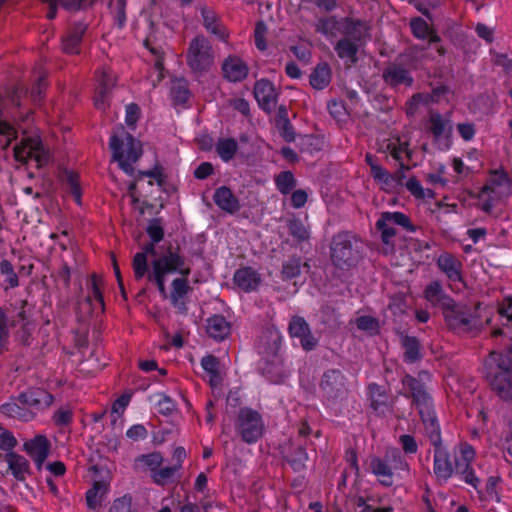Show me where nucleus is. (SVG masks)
I'll use <instances>...</instances> for the list:
<instances>
[{
	"instance_id": "47",
	"label": "nucleus",
	"mask_w": 512,
	"mask_h": 512,
	"mask_svg": "<svg viewBox=\"0 0 512 512\" xmlns=\"http://www.w3.org/2000/svg\"><path fill=\"white\" fill-rule=\"evenodd\" d=\"M190 92L187 84L182 80H177L172 84L171 97L177 104H184L189 99Z\"/></svg>"
},
{
	"instance_id": "58",
	"label": "nucleus",
	"mask_w": 512,
	"mask_h": 512,
	"mask_svg": "<svg viewBox=\"0 0 512 512\" xmlns=\"http://www.w3.org/2000/svg\"><path fill=\"white\" fill-rule=\"evenodd\" d=\"M267 33V27L263 21L256 24L254 30V41L258 50L265 51L267 49V43L265 41V35Z\"/></svg>"
},
{
	"instance_id": "53",
	"label": "nucleus",
	"mask_w": 512,
	"mask_h": 512,
	"mask_svg": "<svg viewBox=\"0 0 512 512\" xmlns=\"http://www.w3.org/2000/svg\"><path fill=\"white\" fill-rule=\"evenodd\" d=\"M357 328L368 332L370 335L378 333L379 323L378 320L372 316H361L355 321Z\"/></svg>"
},
{
	"instance_id": "23",
	"label": "nucleus",
	"mask_w": 512,
	"mask_h": 512,
	"mask_svg": "<svg viewBox=\"0 0 512 512\" xmlns=\"http://www.w3.org/2000/svg\"><path fill=\"white\" fill-rule=\"evenodd\" d=\"M320 387L328 398H337L344 391L345 381L339 370L324 373Z\"/></svg>"
},
{
	"instance_id": "45",
	"label": "nucleus",
	"mask_w": 512,
	"mask_h": 512,
	"mask_svg": "<svg viewBox=\"0 0 512 512\" xmlns=\"http://www.w3.org/2000/svg\"><path fill=\"white\" fill-rule=\"evenodd\" d=\"M328 110L330 115L340 125L346 123L349 118V112L341 100H332L328 104Z\"/></svg>"
},
{
	"instance_id": "42",
	"label": "nucleus",
	"mask_w": 512,
	"mask_h": 512,
	"mask_svg": "<svg viewBox=\"0 0 512 512\" xmlns=\"http://www.w3.org/2000/svg\"><path fill=\"white\" fill-rule=\"evenodd\" d=\"M287 462L290 464L295 472H300L305 469L308 460V454L304 447L298 446L289 455H287Z\"/></svg>"
},
{
	"instance_id": "38",
	"label": "nucleus",
	"mask_w": 512,
	"mask_h": 512,
	"mask_svg": "<svg viewBox=\"0 0 512 512\" xmlns=\"http://www.w3.org/2000/svg\"><path fill=\"white\" fill-rule=\"evenodd\" d=\"M373 473L379 478L382 485L390 487L393 485V472L387 462L380 458H373L370 463Z\"/></svg>"
},
{
	"instance_id": "17",
	"label": "nucleus",
	"mask_w": 512,
	"mask_h": 512,
	"mask_svg": "<svg viewBox=\"0 0 512 512\" xmlns=\"http://www.w3.org/2000/svg\"><path fill=\"white\" fill-rule=\"evenodd\" d=\"M17 398L35 412L49 407L54 400L53 395L43 389H29L20 393Z\"/></svg>"
},
{
	"instance_id": "22",
	"label": "nucleus",
	"mask_w": 512,
	"mask_h": 512,
	"mask_svg": "<svg viewBox=\"0 0 512 512\" xmlns=\"http://www.w3.org/2000/svg\"><path fill=\"white\" fill-rule=\"evenodd\" d=\"M222 71L228 81L240 82L248 76L249 68L241 58L229 56L222 64Z\"/></svg>"
},
{
	"instance_id": "52",
	"label": "nucleus",
	"mask_w": 512,
	"mask_h": 512,
	"mask_svg": "<svg viewBox=\"0 0 512 512\" xmlns=\"http://www.w3.org/2000/svg\"><path fill=\"white\" fill-rule=\"evenodd\" d=\"M179 470L176 466L171 467H163L155 470L152 473V478L154 482L158 485H165L169 481H171L175 475V473Z\"/></svg>"
},
{
	"instance_id": "34",
	"label": "nucleus",
	"mask_w": 512,
	"mask_h": 512,
	"mask_svg": "<svg viewBox=\"0 0 512 512\" xmlns=\"http://www.w3.org/2000/svg\"><path fill=\"white\" fill-rule=\"evenodd\" d=\"M401 346L404 349V362L412 364L422 358L421 344L417 337L401 334Z\"/></svg>"
},
{
	"instance_id": "13",
	"label": "nucleus",
	"mask_w": 512,
	"mask_h": 512,
	"mask_svg": "<svg viewBox=\"0 0 512 512\" xmlns=\"http://www.w3.org/2000/svg\"><path fill=\"white\" fill-rule=\"evenodd\" d=\"M316 30L330 39L351 34L352 21L349 18L337 20L335 17L321 18Z\"/></svg>"
},
{
	"instance_id": "44",
	"label": "nucleus",
	"mask_w": 512,
	"mask_h": 512,
	"mask_svg": "<svg viewBox=\"0 0 512 512\" xmlns=\"http://www.w3.org/2000/svg\"><path fill=\"white\" fill-rule=\"evenodd\" d=\"M275 184L280 193L287 195L295 187L296 181L292 172L284 171L276 177Z\"/></svg>"
},
{
	"instance_id": "5",
	"label": "nucleus",
	"mask_w": 512,
	"mask_h": 512,
	"mask_svg": "<svg viewBox=\"0 0 512 512\" xmlns=\"http://www.w3.org/2000/svg\"><path fill=\"white\" fill-rule=\"evenodd\" d=\"M215 53L212 44L204 35L195 36L186 52L187 65L198 75L207 73L214 65Z\"/></svg>"
},
{
	"instance_id": "36",
	"label": "nucleus",
	"mask_w": 512,
	"mask_h": 512,
	"mask_svg": "<svg viewBox=\"0 0 512 512\" xmlns=\"http://www.w3.org/2000/svg\"><path fill=\"white\" fill-rule=\"evenodd\" d=\"M384 221L394 223L403 227L408 232H415L416 226L411 223L410 218L402 212H383L376 222V228H381Z\"/></svg>"
},
{
	"instance_id": "20",
	"label": "nucleus",
	"mask_w": 512,
	"mask_h": 512,
	"mask_svg": "<svg viewBox=\"0 0 512 512\" xmlns=\"http://www.w3.org/2000/svg\"><path fill=\"white\" fill-rule=\"evenodd\" d=\"M86 28V25L82 22H76L69 27L62 38V49L65 53L78 54L80 52L82 38Z\"/></svg>"
},
{
	"instance_id": "61",
	"label": "nucleus",
	"mask_w": 512,
	"mask_h": 512,
	"mask_svg": "<svg viewBox=\"0 0 512 512\" xmlns=\"http://www.w3.org/2000/svg\"><path fill=\"white\" fill-rule=\"evenodd\" d=\"M140 461L148 466L153 473L155 470L159 469L163 462V457L159 452H152L146 455H142L140 457Z\"/></svg>"
},
{
	"instance_id": "19",
	"label": "nucleus",
	"mask_w": 512,
	"mask_h": 512,
	"mask_svg": "<svg viewBox=\"0 0 512 512\" xmlns=\"http://www.w3.org/2000/svg\"><path fill=\"white\" fill-rule=\"evenodd\" d=\"M433 471L439 481L447 482L454 473L449 453L442 445L434 447Z\"/></svg>"
},
{
	"instance_id": "28",
	"label": "nucleus",
	"mask_w": 512,
	"mask_h": 512,
	"mask_svg": "<svg viewBox=\"0 0 512 512\" xmlns=\"http://www.w3.org/2000/svg\"><path fill=\"white\" fill-rule=\"evenodd\" d=\"M97 93L94 103L97 109L104 110L107 106L108 94L114 86V76L107 70H102L97 74Z\"/></svg>"
},
{
	"instance_id": "24",
	"label": "nucleus",
	"mask_w": 512,
	"mask_h": 512,
	"mask_svg": "<svg viewBox=\"0 0 512 512\" xmlns=\"http://www.w3.org/2000/svg\"><path fill=\"white\" fill-rule=\"evenodd\" d=\"M233 279L235 285L247 293L256 291L262 282L260 274L251 267L238 269Z\"/></svg>"
},
{
	"instance_id": "26",
	"label": "nucleus",
	"mask_w": 512,
	"mask_h": 512,
	"mask_svg": "<svg viewBox=\"0 0 512 512\" xmlns=\"http://www.w3.org/2000/svg\"><path fill=\"white\" fill-rule=\"evenodd\" d=\"M419 416L423 422L425 433L430 443L434 447L442 445L440 425L434 407L419 413Z\"/></svg>"
},
{
	"instance_id": "41",
	"label": "nucleus",
	"mask_w": 512,
	"mask_h": 512,
	"mask_svg": "<svg viewBox=\"0 0 512 512\" xmlns=\"http://www.w3.org/2000/svg\"><path fill=\"white\" fill-rule=\"evenodd\" d=\"M101 279L97 277V275H92L91 277V287L90 292L86 297V301L92 306L93 310L99 309L101 311L104 310V299L101 291Z\"/></svg>"
},
{
	"instance_id": "57",
	"label": "nucleus",
	"mask_w": 512,
	"mask_h": 512,
	"mask_svg": "<svg viewBox=\"0 0 512 512\" xmlns=\"http://www.w3.org/2000/svg\"><path fill=\"white\" fill-rule=\"evenodd\" d=\"M52 419L56 426H67L73 420V411L69 407H61L55 411Z\"/></svg>"
},
{
	"instance_id": "49",
	"label": "nucleus",
	"mask_w": 512,
	"mask_h": 512,
	"mask_svg": "<svg viewBox=\"0 0 512 512\" xmlns=\"http://www.w3.org/2000/svg\"><path fill=\"white\" fill-rule=\"evenodd\" d=\"M411 32L417 39H426L432 29L421 17L412 18L410 21Z\"/></svg>"
},
{
	"instance_id": "15",
	"label": "nucleus",
	"mask_w": 512,
	"mask_h": 512,
	"mask_svg": "<svg viewBox=\"0 0 512 512\" xmlns=\"http://www.w3.org/2000/svg\"><path fill=\"white\" fill-rule=\"evenodd\" d=\"M254 96L260 108L268 113L272 112L277 103V92L272 82L260 79L255 83Z\"/></svg>"
},
{
	"instance_id": "1",
	"label": "nucleus",
	"mask_w": 512,
	"mask_h": 512,
	"mask_svg": "<svg viewBox=\"0 0 512 512\" xmlns=\"http://www.w3.org/2000/svg\"><path fill=\"white\" fill-rule=\"evenodd\" d=\"M486 379L491 389L503 400L512 399V355L491 352L485 361Z\"/></svg>"
},
{
	"instance_id": "54",
	"label": "nucleus",
	"mask_w": 512,
	"mask_h": 512,
	"mask_svg": "<svg viewBox=\"0 0 512 512\" xmlns=\"http://www.w3.org/2000/svg\"><path fill=\"white\" fill-rule=\"evenodd\" d=\"M109 7L114 14L118 26L123 27L126 22V0H111Z\"/></svg>"
},
{
	"instance_id": "39",
	"label": "nucleus",
	"mask_w": 512,
	"mask_h": 512,
	"mask_svg": "<svg viewBox=\"0 0 512 512\" xmlns=\"http://www.w3.org/2000/svg\"><path fill=\"white\" fill-rule=\"evenodd\" d=\"M331 80V71L326 63H320L310 75V84L314 89L322 90L327 87Z\"/></svg>"
},
{
	"instance_id": "6",
	"label": "nucleus",
	"mask_w": 512,
	"mask_h": 512,
	"mask_svg": "<svg viewBox=\"0 0 512 512\" xmlns=\"http://www.w3.org/2000/svg\"><path fill=\"white\" fill-rule=\"evenodd\" d=\"M236 434L246 444H254L262 438L265 424L261 414L252 408H241L235 419Z\"/></svg>"
},
{
	"instance_id": "31",
	"label": "nucleus",
	"mask_w": 512,
	"mask_h": 512,
	"mask_svg": "<svg viewBox=\"0 0 512 512\" xmlns=\"http://www.w3.org/2000/svg\"><path fill=\"white\" fill-rule=\"evenodd\" d=\"M214 203L223 211L233 214L240 209L239 200L232 193L230 188L221 186L216 189L213 195Z\"/></svg>"
},
{
	"instance_id": "43",
	"label": "nucleus",
	"mask_w": 512,
	"mask_h": 512,
	"mask_svg": "<svg viewBox=\"0 0 512 512\" xmlns=\"http://www.w3.org/2000/svg\"><path fill=\"white\" fill-rule=\"evenodd\" d=\"M66 190L73 197L74 201L80 205L82 190L79 183V177L72 171L66 172L65 178Z\"/></svg>"
},
{
	"instance_id": "63",
	"label": "nucleus",
	"mask_w": 512,
	"mask_h": 512,
	"mask_svg": "<svg viewBox=\"0 0 512 512\" xmlns=\"http://www.w3.org/2000/svg\"><path fill=\"white\" fill-rule=\"evenodd\" d=\"M17 445V440L10 431H3L0 434V450L7 453L13 452V449Z\"/></svg>"
},
{
	"instance_id": "50",
	"label": "nucleus",
	"mask_w": 512,
	"mask_h": 512,
	"mask_svg": "<svg viewBox=\"0 0 512 512\" xmlns=\"http://www.w3.org/2000/svg\"><path fill=\"white\" fill-rule=\"evenodd\" d=\"M350 35L351 34L342 36L343 38L340 39L335 46L337 55L341 59H345L347 62H352V40Z\"/></svg>"
},
{
	"instance_id": "51",
	"label": "nucleus",
	"mask_w": 512,
	"mask_h": 512,
	"mask_svg": "<svg viewBox=\"0 0 512 512\" xmlns=\"http://www.w3.org/2000/svg\"><path fill=\"white\" fill-rule=\"evenodd\" d=\"M133 271L137 280L142 279L146 274L148 275V260L145 253H136L133 257Z\"/></svg>"
},
{
	"instance_id": "59",
	"label": "nucleus",
	"mask_w": 512,
	"mask_h": 512,
	"mask_svg": "<svg viewBox=\"0 0 512 512\" xmlns=\"http://www.w3.org/2000/svg\"><path fill=\"white\" fill-rule=\"evenodd\" d=\"M146 232L154 243L160 242L164 236V230L159 219H153L148 224Z\"/></svg>"
},
{
	"instance_id": "37",
	"label": "nucleus",
	"mask_w": 512,
	"mask_h": 512,
	"mask_svg": "<svg viewBox=\"0 0 512 512\" xmlns=\"http://www.w3.org/2000/svg\"><path fill=\"white\" fill-rule=\"evenodd\" d=\"M109 485L105 481H95L86 492V503L90 509H96L107 494Z\"/></svg>"
},
{
	"instance_id": "46",
	"label": "nucleus",
	"mask_w": 512,
	"mask_h": 512,
	"mask_svg": "<svg viewBox=\"0 0 512 512\" xmlns=\"http://www.w3.org/2000/svg\"><path fill=\"white\" fill-rule=\"evenodd\" d=\"M288 229L290 234L297 240V241H305L308 240L310 237V232L304 225V223L297 218H293L288 221Z\"/></svg>"
},
{
	"instance_id": "21",
	"label": "nucleus",
	"mask_w": 512,
	"mask_h": 512,
	"mask_svg": "<svg viewBox=\"0 0 512 512\" xmlns=\"http://www.w3.org/2000/svg\"><path fill=\"white\" fill-rule=\"evenodd\" d=\"M262 375L274 384L282 383L289 375L284 361L278 356H274L271 360H266L261 366Z\"/></svg>"
},
{
	"instance_id": "60",
	"label": "nucleus",
	"mask_w": 512,
	"mask_h": 512,
	"mask_svg": "<svg viewBox=\"0 0 512 512\" xmlns=\"http://www.w3.org/2000/svg\"><path fill=\"white\" fill-rule=\"evenodd\" d=\"M501 482V478L498 477V476H490L487 480V483H486V487H485V491H486V494L487 496L492 499V500H495L496 502H500L501 501V498H500V494L497 490V487L498 485L500 484Z\"/></svg>"
},
{
	"instance_id": "30",
	"label": "nucleus",
	"mask_w": 512,
	"mask_h": 512,
	"mask_svg": "<svg viewBox=\"0 0 512 512\" xmlns=\"http://www.w3.org/2000/svg\"><path fill=\"white\" fill-rule=\"evenodd\" d=\"M370 406L377 414H384L389 407L390 396L384 386L376 383L368 385Z\"/></svg>"
},
{
	"instance_id": "8",
	"label": "nucleus",
	"mask_w": 512,
	"mask_h": 512,
	"mask_svg": "<svg viewBox=\"0 0 512 512\" xmlns=\"http://www.w3.org/2000/svg\"><path fill=\"white\" fill-rule=\"evenodd\" d=\"M109 145L113 158L119 163L120 168L131 175L134 171L132 164L140 157V151L134 138L128 133H125L124 139L112 135Z\"/></svg>"
},
{
	"instance_id": "27",
	"label": "nucleus",
	"mask_w": 512,
	"mask_h": 512,
	"mask_svg": "<svg viewBox=\"0 0 512 512\" xmlns=\"http://www.w3.org/2000/svg\"><path fill=\"white\" fill-rule=\"evenodd\" d=\"M0 412L7 417L23 422H29L36 416V412L20 403L18 398L2 404Z\"/></svg>"
},
{
	"instance_id": "55",
	"label": "nucleus",
	"mask_w": 512,
	"mask_h": 512,
	"mask_svg": "<svg viewBox=\"0 0 512 512\" xmlns=\"http://www.w3.org/2000/svg\"><path fill=\"white\" fill-rule=\"evenodd\" d=\"M301 273V259L293 257L283 264L282 274L287 279L299 276Z\"/></svg>"
},
{
	"instance_id": "64",
	"label": "nucleus",
	"mask_w": 512,
	"mask_h": 512,
	"mask_svg": "<svg viewBox=\"0 0 512 512\" xmlns=\"http://www.w3.org/2000/svg\"><path fill=\"white\" fill-rule=\"evenodd\" d=\"M399 443L406 454H415L418 451V444L412 435H401Z\"/></svg>"
},
{
	"instance_id": "2",
	"label": "nucleus",
	"mask_w": 512,
	"mask_h": 512,
	"mask_svg": "<svg viewBox=\"0 0 512 512\" xmlns=\"http://www.w3.org/2000/svg\"><path fill=\"white\" fill-rule=\"evenodd\" d=\"M177 273L188 277L191 269L186 265L185 258L178 252L169 248L163 255L152 262V272L148 273V280L154 281L159 292L166 296L165 278L168 274Z\"/></svg>"
},
{
	"instance_id": "14",
	"label": "nucleus",
	"mask_w": 512,
	"mask_h": 512,
	"mask_svg": "<svg viewBox=\"0 0 512 512\" xmlns=\"http://www.w3.org/2000/svg\"><path fill=\"white\" fill-rule=\"evenodd\" d=\"M289 334L292 338H298L302 348L306 351L313 350L317 346V339L312 335L306 320L300 316H294L289 323Z\"/></svg>"
},
{
	"instance_id": "29",
	"label": "nucleus",
	"mask_w": 512,
	"mask_h": 512,
	"mask_svg": "<svg viewBox=\"0 0 512 512\" xmlns=\"http://www.w3.org/2000/svg\"><path fill=\"white\" fill-rule=\"evenodd\" d=\"M200 12L202 16L203 26L207 30V32L214 35L221 41H226L228 38V32L221 23L216 13L205 6L201 8Z\"/></svg>"
},
{
	"instance_id": "16",
	"label": "nucleus",
	"mask_w": 512,
	"mask_h": 512,
	"mask_svg": "<svg viewBox=\"0 0 512 512\" xmlns=\"http://www.w3.org/2000/svg\"><path fill=\"white\" fill-rule=\"evenodd\" d=\"M511 179L507 172L501 167L489 171V178L483 186L482 194H508L511 191Z\"/></svg>"
},
{
	"instance_id": "4",
	"label": "nucleus",
	"mask_w": 512,
	"mask_h": 512,
	"mask_svg": "<svg viewBox=\"0 0 512 512\" xmlns=\"http://www.w3.org/2000/svg\"><path fill=\"white\" fill-rule=\"evenodd\" d=\"M454 124L452 111L444 114L431 110L426 123V132L432 136L433 144L440 151H448L453 144Z\"/></svg>"
},
{
	"instance_id": "48",
	"label": "nucleus",
	"mask_w": 512,
	"mask_h": 512,
	"mask_svg": "<svg viewBox=\"0 0 512 512\" xmlns=\"http://www.w3.org/2000/svg\"><path fill=\"white\" fill-rule=\"evenodd\" d=\"M0 272L5 276V283L8 288H15L19 286L18 275L15 273L10 261L4 259L0 262Z\"/></svg>"
},
{
	"instance_id": "12",
	"label": "nucleus",
	"mask_w": 512,
	"mask_h": 512,
	"mask_svg": "<svg viewBox=\"0 0 512 512\" xmlns=\"http://www.w3.org/2000/svg\"><path fill=\"white\" fill-rule=\"evenodd\" d=\"M51 444L45 435H36L23 444L24 451L34 461L38 470H41L49 456Z\"/></svg>"
},
{
	"instance_id": "25",
	"label": "nucleus",
	"mask_w": 512,
	"mask_h": 512,
	"mask_svg": "<svg viewBox=\"0 0 512 512\" xmlns=\"http://www.w3.org/2000/svg\"><path fill=\"white\" fill-rule=\"evenodd\" d=\"M8 469L13 477L18 481H25L31 474L30 463L22 455L15 452H9L4 455Z\"/></svg>"
},
{
	"instance_id": "62",
	"label": "nucleus",
	"mask_w": 512,
	"mask_h": 512,
	"mask_svg": "<svg viewBox=\"0 0 512 512\" xmlns=\"http://www.w3.org/2000/svg\"><path fill=\"white\" fill-rule=\"evenodd\" d=\"M371 174L373 178L388 187V182L393 181L391 173L378 164H371Z\"/></svg>"
},
{
	"instance_id": "11",
	"label": "nucleus",
	"mask_w": 512,
	"mask_h": 512,
	"mask_svg": "<svg viewBox=\"0 0 512 512\" xmlns=\"http://www.w3.org/2000/svg\"><path fill=\"white\" fill-rule=\"evenodd\" d=\"M384 83L391 89L397 90L399 87H412L414 78L411 71L400 63L390 62L382 72Z\"/></svg>"
},
{
	"instance_id": "3",
	"label": "nucleus",
	"mask_w": 512,
	"mask_h": 512,
	"mask_svg": "<svg viewBox=\"0 0 512 512\" xmlns=\"http://www.w3.org/2000/svg\"><path fill=\"white\" fill-rule=\"evenodd\" d=\"M442 314L448 329L456 334H469L480 329L481 322L476 312L455 300L442 310Z\"/></svg>"
},
{
	"instance_id": "40",
	"label": "nucleus",
	"mask_w": 512,
	"mask_h": 512,
	"mask_svg": "<svg viewBox=\"0 0 512 512\" xmlns=\"http://www.w3.org/2000/svg\"><path fill=\"white\" fill-rule=\"evenodd\" d=\"M215 150L223 162H229L238 151V143L234 138H219Z\"/></svg>"
},
{
	"instance_id": "7",
	"label": "nucleus",
	"mask_w": 512,
	"mask_h": 512,
	"mask_svg": "<svg viewBox=\"0 0 512 512\" xmlns=\"http://www.w3.org/2000/svg\"><path fill=\"white\" fill-rule=\"evenodd\" d=\"M14 157L21 163L34 162L36 168H41L49 159L40 137L37 134H27L25 130L20 143L14 147Z\"/></svg>"
},
{
	"instance_id": "35",
	"label": "nucleus",
	"mask_w": 512,
	"mask_h": 512,
	"mask_svg": "<svg viewBox=\"0 0 512 512\" xmlns=\"http://www.w3.org/2000/svg\"><path fill=\"white\" fill-rule=\"evenodd\" d=\"M370 31L371 24L369 21L354 20V65L358 60L359 48L371 39Z\"/></svg>"
},
{
	"instance_id": "56",
	"label": "nucleus",
	"mask_w": 512,
	"mask_h": 512,
	"mask_svg": "<svg viewBox=\"0 0 512 512\" xmlns=\"http://www.w3.org/2000/svg\"><path fill=\"white\" fill-rule=\"evenodd\" d=\"M218 365V360L213 355H207L201 360V366L209 374L211 382L219 377Z\"/></svg>"
},
{
	"instance_id": "10",
	"label": "nucleus",
	"mask_w": 512,
	"mask_h": 512,
	"mask_svg": "<svg viewBox=\"0 0 512 512\" xmlns=\"http://www.w3.org/2000/svg\"><path fill=\"white\" fill-rule=\"evenodd\" d=\"M331 259L338 268L350 269L352 266V235L349 232H341L333 237Z\"/></svg>"
},
{
	"instance_id": "32",
	"label": "nucleus",
	"mask_w": 512,
	"mask_h": 512,
	"mask_svg": "<svg viewBox=\"0 0 512 512\" xmlns=\"http://www.w3.org/2000/svg\"><path fill=\"white\" fill-rule=\"evenodd\" d=\"M424 298L433 305H439L442 310L454 300L444 292L439 281H432L426 286Z\"/></svg>"
},
{
	"instance_id": "9",
	"label": "nucleus",
	"mask_w": 512,
	"mask_h": 512,
	"mask_svg": "<svg viewBox=\"0 0 512 512\" xmlns=\"http://www.w3.org/2000/svg\"><path fill=\"white\" fill-rule=\"evenodd\" d=\"M401 383L403 385V391L400 393L405 398L411 399V404L418 410V413L434 407L432 396L420 379L410 374H405Z\"/></svg>"
},
{
	"instance_id": "18",
	"label": "nucleus",
	"mask_w": 512,
	"mask_h": 512,
	"mask_svg": "<svg viewBox=\"0 0 512 512\" xmlns=\"http://www.w3.org/2000/svg\"><path fill=\"white\" fill-rule=\"evenodd\" d=\"M438 269L452 282H462V262L452 253L444 252L436 260Z\"/></svg>"
},
{
	"instance_id": "33",
	"label": "nucleus",
	"mask_w": 512,
	"mask_h": 512,
	"mask_svg": "<svg viewBox=\"0 0 512 512\" xmlns=\"http://www.w3.org/2000/svg\"><path fill=\"white\" fill-rule=\"evenodd\" d=\"M206 331L210 337L220 341L230 333V324L222 315H213L207 319Z\"/></svg>"
}]
</instances>
